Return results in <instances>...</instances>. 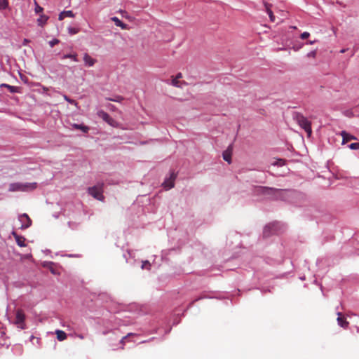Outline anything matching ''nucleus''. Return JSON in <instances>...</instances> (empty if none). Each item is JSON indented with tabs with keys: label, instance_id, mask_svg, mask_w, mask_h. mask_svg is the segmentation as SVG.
<instances>
[{
	"label": "nucleus",
	"instance_id": "nucleus-1",
	"mask_svg": "<svg viewBox=\"0 0 359 359\" xmlns=\"http://www.w3.org/2000/svg\"><path fill=\"white\" fill-rule=\"evenodd\" d=\"M37 187L36 182H15L11 183L9 185L8 191L11 192L14 191H31L34 190Z\"/></svg>",
	"mask_w": 359,
	"mask_h": 359
},
{
	"label": "nucleus",
	"instance_id": "nucleus-2",
	"mask_svg": "<svg viewBox=\"0 0 359 359\" xmlns=\"http://www.w3.org/2000/svg\"><path fill=\"white\" fill-rule=\"evenodd\" d=\"M293 118L306 131L308 137H310L312 133L311 123L304 116L297 112L294 114Z\"/></svg>",
	"mask_w": 359,
	"mask_h": 359
},
{
	"label": "nucleus",
	"instance_id": "nucleus-3",
	"mask_svg": "<svg viewBox=\"0 0 359 359\" xmlns=\"http://www.w3.org/2000/svg\"><path fill=\"white\" fill-rule=\"evenodd\" d=\"M103 183H99L95 186L88 189V194L94 198L102 201L104 198L103 193Z\"/></svg>",
	"mask_w": 359,
	"mask_h": 359
},
{
	"label": "nucleus",
	"instance_id": "nucleus-4",
	"mask_svg": "<svg viewBox=\"0 0 359 359\" xmlns=\"http://www.w3.org/2000/svg\"><path fill=\"white\" fill-rule=\"evenodd\" d=\"M25 315L22 310L18 309L16 311V316H15V324L18 326V327L20 329H25Z\"/></svg>",
	"mask_w": 359,
	"mask_h": 359
},
{
	"label": "nucleus",
	"instance_id": "nucleus-5",
	"mask_svg": "<svg viewBox=\"0 0 359 359\" xmlns=\"http://www.w3.org/2000/svg\"><path fill=\"white\" fill-rule=\"evenodd\" d=\"M177 174H175L174 172H172L170 173V177L164 181V182L163 183V186L166 190L170 189L172 187H174L175 180Z\"/></svg>",
	"mask_w": 359,
	"mask_h": 359
},
{
	"label": "nucleus",
	"instance_id": "nucleus-6",
	"mask_svg": "<svg viewBox=\"0 0 359 359\" xmlns=\"http://www.w3.org/2000/svg\"><path fill=\"white\" fill-rule=\"evenodd\" d=\"M292 193L290 190L287 189H277L275 194L273 195V198L275 199L285 200L286 196L290 195Z\"/></svg>",
	"mask_w": 359,
	"mask_h": 359
},
{
	"label": "nucleus",
	"instance_id": "nucleus-7",
	"mask_svg": "<svg viewBox=\"0 0 359 359\" xmlns=\"http://www.w3.org/2000/svg\"><path fill=\"white\" fill-rule=\"evenodd\" d=\"M276 189L268 187H259L256 189V192L259 195H273Z\"/></svg>",
	"mask_w": 359,
	"mask_h": 359
},
{
	"label": "nucleus",
	"instance_id": "nucleus-8",
	"mask_svg": "<svg viewBox=\"0 0 359 359\" xmlns=\"http://www.w3.org/2000/svg\"><path fill=\"white\" fill-rule=\"evenodd\" d=\"M19 220L22 223L21 229H27L32 225V220L26 213L20 215Z\"/></svg>",
	"mask_w": 359,
	"mask_h": 359
},
{
	"label": "nucleus",
	"instance_id": "nucleus-9",
	"mask_svg": "<svg viewBox=\"0 0 359 359\" xmlns=\"http://www.w3.org/2000/svg\"><path fill=\"white\" fill-rule=\"evenodd\" d=\"M337 323L339 326H341L343 328H347L349 323L346 320V319L344 318V316L342 315L341 312L337 313Z\"/></svg>",
	"mask_w": 359,
	"mask_h": 359
},
{
	"label": "nucleus",
	"instance_id": "nucleus-10",
	"mask_svg": "<svg viewBox=\"0 0 359 359\" xmlns=\"http://www.w3.org/2000/svg\"><path fill=\"white\" fill-rule=\"evenodd\" d=\"M341 135L343 138L342 140V144H344L347 142H348L351 140H357L356 137L346 133V131H341Z\"/></svg>",
	"mask_w": 359,
	"mask_h": 359
},
{
	"label": "nucleus",
	"instance_id": "nucleus-11",
	"mask_svg": "<svg viewBox=\"0 0 359 359\" xmlns=\"http://www.w3.org/2000/svg\"><path fill=\"white\" fill-rule=\"evenodd\" d=\"M264 5L265 7V11L269 15L271 22H275L276 18L275 15H273V11H271L272 5L266 2H264Z\"/></svg>",
	"mask_w": 359,
	"mask_h": 359
},
{
	"label": "nucleus",
	"instance_id": "nucleus-12",
	"mask_svg": "<svg viewBox=\"0 0 359 359\" xmlns=\"http://www.w3.org/2000/svg\"><path fill=\"white\" fill-rule=\"evenodd\" d=\"M83 61L85 62L86 65L88 67H93L96 62V60L93 58L88 53L84 54Z\"/></svg>",
	"mask_w": 359,
	"mask_h": 359
},
{
	"label": "nucleus",
	"instance_id": "nucleus-13",
	"mask_svg": "<svg viewBox=\"0 0 359 359\" xmlns=\"http://www.w3.org/2000/svg\"><path fill=\"white\" fill-rule=\"evenodd\" d=\"M97 115L99 116V117L102 118L104 121H106L109 124H111L113 119L107 112L100 110L97 112Z\"/></svg>",
	"mask_w": 359,
	"mask_h": 359
},
{
	"label": "nucleus",
	"instance_id": "nucleus-14",
	"mask_svg": "<svg viewBox=\"0 0 359 359\" xmlns=\"http://www.w3.org/2000/svg\"><path fill=\"white\" fill-rule=\"evenodd\" d=\"M12 234L13 235L15 239V241L17 243V244L20 246V247H25L26 245H25V237L22 236H20L18 234H17L15 232H13Z\"/></svg>",
	"mask_w": 359,
	"mask_h": 359
},
{
	"label": "nucleus",
	"instance_id": "nucleus-15",
	"mask_svg": "<svg viewBox=\"0 0 359 359\" xmlns=\"http://www.w3.org/2000/svg\"><path fill=\"white\" fill-rule=\"evenodd\" d=\"M275 224H269V225L266 226L264 229V236H269L271 231H273L275 229Z\"/></svg>",
	"mask_w": 359,
	"mask_h": 359
},
{
	"label": "nucleus",
	"instance_id": "nucleus-16",
	"mask_svg": "<svg viewBox=\"0 0 359 359\" xmlns=\"http://www.w3.org/2000/svg\"><path fill=\"white\" fill-rule=\"evenodd\" d=\"M55 334L57 340L60 341L65 340L67 337V334L64 331L60 330L55 331Z\"/></svg>",
	"mask_w": 359,
	"mask_h": 359
},
{
	"label": "nucleus",
	"instance_id": "nucleus-17",
	"mask_svg": "<svg viewBox=\"0 0 359 359\" xmlns=\"http://www.w3.org/2000/svg\"><path fill=\"white\" fill-rule=\"evenodd\" d=\"M72 127L74 129L81 130H82L85 133H87L89 131V128L88 126H84V125L74 123L72 125Z\"/></svg>",
	"mask_w": 359,
	"mask_h": 359
},
{
	"label": "nucleus",
	"instance_id": "nucleus-18",
	"mask_svg": "<svg viewBox=\"0 0 359 359\" xmlns=\"http://www.w3.org/2000/svg\"><path fill=\"white\" fill-rule=\"evenodd\" d=\"M48 17L44 15H41L40 17L37 20L38 25L39 26H43L44 24H46Z\"/></svg>",
	"mask_w": 359,
	"mask_h": 359
},
{
	"label": "nucleus",
	"instance_id": "nucleus-19",
	"mask_svg": "<svg viewBox=\"0 0 359 359\" xmlns=\"http://www.w3.org/2000/svg\"><path fill=\"white\" fill-rule=\"evenodd\" d=\"M72 59L74 61L77 62V55L76 54H66L62 56V59Z\"/></svg>",
	"mask_w": 359,
	"mask_h": 359
},
{
	"label": "nucleus",
	"instance_id": "nucleus-20",
	"mask_svg": "<svg viewBox=\"0 0 359 359\" xmlns=\"http://www.w3.org/2000/svg\"><path fill=\"white\" fill-rule=\"evenodd\" d=\"M8 0H0V10H4L8 8Z\"/></svg>",
	"mask_w": 359,
	"mask_h": 359
},
{
	"label": "nucleus",
	"instance_id": "nucleus-21",
	"mask_svg": "<svg viewBox=\"0 0 359 359\" xmlns=\"http://www.w3.org/2000/svg\"><path fill=\"white\" fill-rule=\"evenodd\" d=\"M63 97H64V99H65L67 102H68L69 103H70V104H74V105H75V106H76V107L78 106V103L76 102V100H72V99L69 98V97L68 96H67L66 95H63Z\"/></svg>",
	"mask_w": 359,
	"mask_h": 359
},
{
	"label": "nucleus",
	"instance_id": "nucleus-22",
	"mask_svg": "<svg viewBox=\"0 0 359 359\" xmlns=\"http://www.w3.org/2000/svg\"><path fill=\"white\" fill-rule=\"evenodd\" d=\"M223 158L224 161H227L229 163H231V154L227 151L223 153Z\"/></svg>",
	"mask_w": 359,
	"mask_h": 359
},
{
	"label": "nucleus",
	"instance_id": "nucleus-23",
	"mask_svg": "<svg viewBox=\"0 0 359 359\" xmlns=\"http://www.w3.org/2000/svg\"><path fill=\"white\" fill-rule=\"evenodd\" d=\"M3 86L7 88L11 93H16L18 92L17 89L18 88L15 86H12L8 84H4Z\"/></svg>",
	"mask_w": 359,
	"mask_h": 359
},
{
	"label": "nucleus",
	"instance_id": "nucleus-24",
	"mask_svg": "<svg viewBox=\"0 0 359 359\" xmlns=\"http://www.w3.org/2000/svg\"><path fill=\"white\" fill-rule=\"evenodd\" d=\"M68 32L71 35H73L79 33V29L78 28L69 27H68Z\"/></svg>",
	"mask_w": 359,
	"mask_h": 359
},
{
	"label": "nucleus",
	"instance_id": "nucleus-25",
	"mask_svg": "<svg viewBox=\"0 0 359 359\" xmlns=\"http://www.w3.org/2000/svg\"><path fill=\"white\" fill-rule=\"evenodd\" d=\"M107 100L113 102H121L123 98L120 95H117L114 98H108Z\"/></svg>",
	"mask_w": 359,
	"mask_h": 359
},
{
	"label": "nucleus",
	"instance_id": "nucleus-26",
	"mask_svg": "<svg viewBox=\"0 0 359 359\" xmlns=\"http://www.w3.org/2000/svg\"><path fill=\"white\" fill-rule=\"evenodd\" d=\"M133 335H134V334H133V333H128L126 336L123 337L121 339V340L120 343L122 344V347H121V348H122V349H123V348H124V347H123V346H124V345H125V340H126V339L127 337H130V336H133Z\"/></svg>",
	"mask_w": 359,
	"mask_h": 359
},
{
	"label": "nucleus",
	"instance_id": "nucleus-27",
	"mask_svg": "<svg viewBox=\"0 0 359 359\" xmlns=\"http://www.w3.org/2000/svg\"><path fill=\"white\" fill-rule=\"evenodd\" d=\"M348 147L351 149H353V150L359 149V142L351 143V144H349Z\"/></svg>",
	"mask_w": 359,
	"mask_h": 359
},
{
	"label": "nucleus",
	"instance_id": "nucleus-28",
	"mask_svg": "<svg viewBox=\"0 0 359 359\" xmlns=\"http://www.w3.org/2000/svg\"><path fill=\"white\" fill-rule=\"evenodd\" d=\"M274 165L283 166L285 165V161L283 159H278L273 163Z\"/></svg>",
	"mask_w": 359,
	"mask_h": 359
},
{
	"label": "nucleus",
	"instance_id": "nucleus-29",
	"mask_svg": "<svg viewBox=\"0 0 359 359\" xmlns=\"http://www.w3.org/2000/svg\"><path fill=\"white\" fill-rule=\"evenodd\" d=\"M63 13H64V15H65V17H69V18L74 17V14L72 11H63Z\"/></svg>",
	"mask_w": 359,
	"mask_h": 359
},
{
	"label": "nucleus",
	"instance_id": "nucleus-30",
	"mask_svg": "<svg viewBox=\"0 0 359 359\" xmlns=\"http://www.w3.org/2000/svg\"><path fill=\"white\" fill-rule=\"evenodd\" d=\"M36 7H35V12L36 13H40L43 11V8L41 7L39 5L37 4V3L35 1Z\"/></svg>",
	"mask_w": 359,
	"mask_h": 359
},
{
	"label": "nucleus",
	"instance_id": "nucleus-31",
	"mask_svg": "<svg viewBox=\"0 0 359 359\" xmlns=\"http://www.w3.org/2000/svg\"><path fill=\"white\" fill-rule=\"evenodd\" d=\"M150 263L148 261H144L142 262V269H150Z\"/></svg>",
	"mask_w": 359,
	"mask_h": 359
},
{
	"label": "nucleus",
	"instance_id": "nucleus-32",
	"mask_svg": "<svg viewBox=\"0 0 359 359\" xmlns=\"http://www.w3.org/2000/svg\"><path fill=\"white\" fill-rule=\"evenodd\" d=\"M180 82L178 79H177L176 78L173 79L172 81V84L174 86H176V87H180Z\"/></svg>",
	"mask_w": 359,
	"mask_h": 359
},
{
	"label": "nucleus",
	"instance_id": "nucleus-33",
	"mask_svg": "<svg viewBox=\"0 0 359 359\" xmlns=\"http://www.w3.org/2000/svg\"><path fill=\"white\" fill-rule=\"evenodd\" d=\"M60 41L58 39H53L50 41H49V45L51 48H53L54 46H55L56 44L59 43Z\"/></svg>",
	"mask_w": 359,
	"mask_h": 359
},
{
	"label": "nucleus",
	"instance_id": "nucleus-34",
	"mask_svg": "<svg viewBox=\"0 0 359 359\" xmlns=\"http://www.w3.org/2000/svg\"><path fill=\"white\" fill-rule=\"evenodd\" d=\"M111 20L115 23V25L118 27L119 23L121 22L117 17H112Z\"/></svg>",
	"mask_w": 359,
	"mask_h": 359
},
{
	"label": "nucleus",
	"instance_id": "nucleus-35",
	"mask_svg": "<svg viewBox=\"0 0 359 359\" xmlns=\"http://www.w3.org/2000/svg\"><path fill=\"white\" fill-rule=\"evenodd\" d=\"M316 56V50H312L307 54L308 57L315 58Z\"/></svg>",
	"mask_w": 359,
	"mask_h": 359
},
{
	"label": "nucleus",
	"instance_id": "nucleus-36",
	"mask_svg": "<svg viewBox=\"0 0 359 359\" xmlns=\"http://www.w3.org/2000/svg\"><path fill=\"white\" fill-rule=\"evenodd\" d=\"M309 36H310V34H309V32H303V33L301 34L300 37H301V39H307Z\"/></svg>",
	"mask_w": 359,
	"mask_h": 359
},
{
	"label": "nucleus",
	"instance_id": "nucleus-37",
	"mask_svg": "<svg viewBox=\"0 0 359 359\" xmlns=\"http://www.w3.org/2000/svg\"><path fill=\"white\" fill-rule=\"evenodd\" d=\"M118 27H121L122 29H128V25L123 23L122 21L119 23Z\"/></svg>",
	"mask_w": 359,
	"mask_h": 359
},
{
	"label": "nucleus",
	"instance_id": "nucleus-38",
	"mask_svg": "<svg viewBox=\"0 0 359 359\" xmlns=\"http://www.w3.org/2000/svg\"><path fill=\"white\" fill-rule=\"evenodd\" d=\"M30 340H31L32 344H34V341H36L37 344H39V342H40V339L38 338V337H35L34 336H31Z\"/></svg>",
	"mask_w": 359,
	"mask_h": 359
},
{
	"label": "nucleus",
	"instance_id": "nucleus-39",
	"mask_svg": "<svg viewBox=\"0 0 359 359\" xmlns=\"http://www.w3.org/2000/svg\"><path fill=\"white\" fill-rule=\"evenodd\" d=\"M65 18V15H64V13H63V11H62V12H61V13L59 14L58 20H62Z\"/></svg>",
	"mask_w": 359,
	"mask_h": 359
},
{
	"label": "nucleus",
	"instance_id": "nucleus-40",
	"mask_svg": "<svg viewBox=\"0 0 359 359\" xmlns=\"http://www.w3.org/2000/svg\"><path fill=\"white\" fill-rule=\"evenodd\" d=\"M75 336L76 337H78L79 339H84V335L82 334H75Z\"/></svg>",
	"mask_w": 359,
	"mask_h": 359
},
{
	"label": "nucleus",
	"instance_id": "nucleus-41",
	"mask_svg": "<svg viewBox=\"0 0 359 359\" xmlns=\"http://www.w3.org/2000/svg\"><path fill=\"white\" fill-rule=\"evenodd\" d=\"M182 77V74L179 73V74H177V75L176 76L175 78L179 80V79H180Z\"/></svg>",
	"mask_w": 359,
	"mask_h": 359
},
{
	"label": "nucleus",
	"instance_id": "nucleus-42",
	"mask_svg": "<svg viewBox=\"0 0 359 359\" xmlns=\"http://www.w3.org/2000/svg\"><path fill=\"white\" fill-rule=\"evenodd\" d=\"M315 43V41H309L307 42V43H309V44H313Z\"/></svg>",
	"mask_w": 359,
	"mask_h": 359
},
{
	"label": "nucleus",
	"instance_id": "nucleus-43",
	"mask_svg": "<svg viewBox=\"0 0 359 359\" xmlns=\"http://www.w3.org/2000/svg\"><path fill=\"white\" fill-rule=\"evenodd\" d=\"M27 42H28V40L25 39V41H24V44H25V43H27Z\"/></svg>",
	"mask_w": 359,
	"mask_h": 359
},
{
	"label": "nucleus",
	"instance_id": "nucleus-44",
	"mask_svg": "<svg viewBox=\"0 0 359 359\" xmlns=\"http://www.w3.org/2000/svg\"><path fill=\"white\" fill-rule=\"evenodd\" d=\"M341 53H344V52H345V50H341Z\"/></svg>",
	"mask_w": 359,
	"mask_h": 359
}]
</instances>
